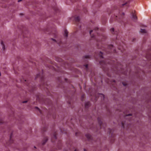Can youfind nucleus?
Listing matches in <instances>:
<instances>
[{
	"label": "nucleus",
	"mask_w": 151,
	"mask_h": 151,
	"mask_svg": "<svg viewBox=\"0 0 151 151\" xmlns=\"http://www.w3.org/2000/svg\"><path fill=\"white\" fill-rule=\"evenodd\" d=\"M132 19L134 21H136L137 19V17L136 15L133 13H132Z\"/></svg>",
	"instance_id": "nucleus-1"
},
{
	"label": "nucleus",
	"mask_w": 151,
	"mask_h": 151,
	"mask_svg": "<svg viewBox=\"0 0 151 151\" xmlns=\"http://www.w3.org/2000/svg\"><path fill=\"white\" fill-rule=\"evenodd\" d=\"M68 32L67 30H65L64 31V36L65 37H67L68 36Z\"/></svg>",
	"instance_id": "nucleus-2"
},
{
	"label": "nucleus",
	"mask_w": 151,
	"mask_h": 151,
	"mask_svg": "<svg viewBox=\"0 0 151 151\" xmlns=\"http://www.w3.org/2000/svg\"><path fill=\"white\" fill-rule=\"evenodd\" d=\"M140 31L142 33H146V32H147L146 30H145V29H141Z\"/></svg>",
	"instance_id": "nucleus-3"
},
{
	"label": "nucleus",
	"mask_w": 151,
	"mask_h": 151,
	"mask_svg": "<svg viewBox=\"0 0 151 151\" xmlns=\"http://www.w3.org/2000/svg\"><path fill=\"white\" fill-rule=\"evenodd\" d=\"M1 44L2 45V48L3 50L5 49V46L3 44V42L2 41L1 42Z\"/></svg>",
	"instance_id": "nucleus-4"
},
{
	"label": "nucleus",
	"mask_w": 151,
	"mask_h": 151,
	"mask_svg": "<svg viewBox=\"0 0 151 151\" xmlns=\"http://www.w3.org/2000/svg\"><path fill=\"white\" fill-rule=\"evenodd\" d=\"M86 137L88 139H89L90 138L91 135L88 134H86Z\"/></svg>",
	"instance_id": "nucleus-5"
},
{
	"label": "nucleus",
	"mask_w": 151,
	"mask_h": 151,
	"mask_svg": "<svg viewBox=\"0 0 151 151\" xmlns=\"http://www.w3.org/2000/svg\"><path fill=\"white\" fill-rule=\"evenodd\" d=\"M98 122H99V123L100 125V126L101 127V124H102V122H101V120H99V119H98Z\"/></svg>",
	"instance_id": "nucleus-6"
},
{
	"label": "nucleus",
	"mask_w": 151,
	"mask_h": 151,
	"mask_svg": "<svg viewBox=\"0 0 151 151\" xmlns=\"http://www.w3.org/2000/svg\"><path fill=\"white\" fill-rule=\"evenodd\" d=\"M75 20L76 21H78L79 20V17H77L76 18Z\"/></svg>",
	"instance_id": "nucleus-7"
},
{
	"label": "nucleus",
	"mask_w": 151,
	"mask_h": 151,
	"mask_svg": "<svg viewBox=\"0 0 151 151\" xmlns=\"http://www.w3.org/2000/svg\"><path fill=\"white\" fill-rule=\"evenodd\" d=\"M100 54H99V55L102 58H103V57H102V53L101 52H100Z\"/></svg>",
	"instance_id": "nucleus-8"
},
{
	"label": "nucleus",
	"mask_w": 151,
	"mask_h": 151,
	"mask_svg": "<svg viewBox=\"0 0 151 151\" xmlns=\"http://www.w3.org/2000/svg\"><path fill=\"white\" fill-rule=\"evenodd\" d=\"M111 31L112 32H114V29L113 28H112L111 29Z\"/></svg>",
	"instance_id": "nucleus-9"
},
{
	"label": "nucleus",
	"mask_w": 151,
	"mask_h": 151,
	"mask_svg": "<svg viewBox=\"0 0 151 151\" xmlns=\"http://www.w3.org/2000/svg\"><path fill=\"white\" fill-rule=\"evenodd\" d=\"M99 95L100 96H101L103 97V99L104 98V96L103 94H99Z\"/></svg>",
	"instance_id": "nucleus-10"
},
{
	"label": "nucleus",
	"mask_w": 151,
	"mask_h": 151,
	"mask_svg": "<svg viewBox=\"0 0 151 151\" xmlns=\"http://www.w3.org/2000/svg\"><path fill=\"white\" fill-rule=\"evenodd\" d=\"M51 40L54 41V42H56V40L55 39H54L53 38H51Z\"/></svg>",
	"instance_id": "nucleus-11"
},
{
	"label": "nucleus",
	"mask_w": 151,
	"mask_h": 151,
	"mask_svg": "<svg viewBox=\"0 0 151 151\" xmlns=\"http://www.w3.org/2000/svg\"><path fill=\"white\" fill-rule=\"evenodd\" d=\"M93 32V30H91L90 31V34H91V33Z\"/></svg>",
	"instance_id": "nucleus-12"
},
{
	"label": "nucleus",
	"mask_w": 151,
	"mask_h": 151,
	"mask_svg": "<svg viewBox=\"0 0 151 151\" xmlns=\"http://www.w3.org/2000/svg\"><path fill=\"white\" fill-rule=\"evenodd\" d=\"M85 57L86 58H88L89 57V55H86V56Z\"/></svg>",
	"instance_id": "nucleus-13"
},
{
	"label": "nucleus",
	"mask_w": 151,
	"mask_h": 151,
	"mask_svg": "<svg viewBox=\"0 0 151 151\" xmlns=\"http://www.w3.org/2000/svg\"><path fill=\"white\" fill-rule=\"evenodd\" d=\"M47 139H46L45 142H44L43 143V144H44L45 143V142H47Z\"/></svg>",
	"instance_id": "nucleus-14"
},
{
	"label": "nucleus",
	"mask_w": 151,
	"mask_h": 151,
	"mask_svg": "<svg viewBox=\"0 0 151 151\" xmlns=\"http://www.w3.org/2000/svg\"><path fill=\"white\" fill-rule=\"evenodd\" d=\"M54 138L56 139L57 138V137H56V136H55V135H54Z\"/></svg>",
	"instance_id": "nucleus-15"
},
{
	"label": "nucleus",
	"mask_w": 151,
	"mask_h": 151,
	"mask_svg": "<svg viewBox=\"0 0 151 151\" xmlns=\"http://www.w3.org/2000/svg\"><path fill=\"white\" fill-rule=\"evenodd\" d=\"M27 102V101H23L22 102H23V103H25Z\"/></svg>",
	"instance_id": "nucleus-16"
},
{
	"label": "nucleus",
	"mask_w": 151,
	"mask_h": 151,
	"mask_svg": "<svg viewBox=\"0 0 151 151\" xmlns=\"http://www.w3.org/2000/svg\"><path fill=\"white\" fill-rule=\"evenodd\" d=\"M132 115L131 114H129L127 115V116H131V115Z\"/></svg>",
	"instance_id": "nucleus-17"
},
{
	"label": "nucleus",
	"mask_w": 151,
	"mask_h": 151,
	"mask_svg": "<svg viewBox=\"0 0 151 151\" xmlns=\"http://www.w3.org/2000/svg\"><path fill=\"white\" fill-rule=\"evenodd\" d=\"M88 65H86V68H87L88 67Z\"/></svg>",
	"instance_id": "nucleus-18"
},
{
	"label": "nucleus",
	"mask_w": 151,
	"mask_h": 151,
	"mask_svg": "<svg viewBox=\"0 0 151 151\" xmlns=\"http://www.w3.org/2000/svg\"><path fill=\"white\" fill-rule=\"evenodd\" d=\"M22 0H19L18 1V2H19L20 1H21Z\"/></svg>",
	"instance_id": "nucleus-19"
},
{
	"label": "nucleus",
	"mask_w": 151,
	"mask_h": 151,
	"mask_svg": "<svg viewBox=\"0 0 151 151\" xmlns=\"http://www.w3.org/2000/svg\"><path fill=\"white\" fill-rule=\"evenodd\" d=\"M123 84L124 86H126V85L125 84H124V83H123Z\"/></svg>",
	"instance_id": "nucleus-20"
},
{
	"label": "nucleus",
	"mask_w": 151,
	"mask_h": 151,
	"mask_svg": "<svg viewBox=\"0 0 151 151\" xmlns=\"http://www.w3.org/2000/svg\"><path fill=\"white\" fill-rule=\"evenodd\" d=\"M36 108H37V109L39 110H40L38 108V107H36Z\"/></svg>",
	"instance_id": "nucleus-21"
},
{
	"label": "nucleus",
	"mask_w": 151,
	"mask_h": 151,
	"mask_svg": "<svg viewBox=\"0 0 151 151\" xmlns=\"http://www.w3.org/2000/svg\"><path fill=\"white\" fill-rule=\"evenodd\" d=\"M122 14L124 15V13H122Z\"/></svg>",
	"instance_id": "nucleus-22"
},
{
	"label": "nucleus",
	"mask_w": 151,
	"mask_h": 151,
	"mask_svg": "<svg viewBox=\"0 0 151 151\" xmlns=\"http://www.w3.org/2000/svg\"><path fill=\"white\" fill-rule=\"evenodd\" d=\"M98 29V28H97V27H96V29Z\"/></svg>",
	"instance_id": "nucleus-23"
},
{
	"label": "nucleus",
	"mask_w": 151,
	"mask_h": 151,
	"mask_svg": "<svg viewBox=\"0 0 151 151\" xmlns=\"http://www.w3.org/2000/svg\"><path fill=\"white\" fill-rule=\"evenodd\" d=\"M84 151H86V150H84Z\"/></svg>",
	"instance_id": "nucleus-24"
},
{
	"label": "nucleus",
	"mask_w": 151,
	"mask_h": 151,
	"mask_svg": "<svg viewBox=\"0 0 151 151\" xmlns=\"http://www.w3.org/2000/svg\"><path fill=\"white\" fill-rule=\"evenodd\" d=\"M124 5V4H123L122 5Z\"/></svg>",
	"instance_id": "nucleus-25"
}]
</instances>
